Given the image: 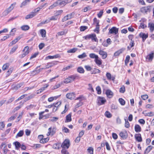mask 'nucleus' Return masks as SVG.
Instances as JSON below:
<instances>
[{"label":"nucleus","instance_id":"obj_1","mask_svg":"<svg viewBox=\"0 0 154 154\" xmlns=\"http://www.w3.org/2000/svg\"><path fill=\"white\" fill-rule=\"evenodd\" d=\"M57 62L56 61H54L50 63H47V64L45 66V68H42L40 69H39L38 70H35L33 71V72L35 74H37L41 71L42 69H48L50 67H51L54 65H56L57 64Z\"/></svg>","mask_w":154,"mask_h":154},{"label":"nucleus","instance_id":"obj_2","mask_svg":"<svg viewBox=\"0 0 154 154\" xmlns=\"http://www.w3.org/2000/svg\"><path fill=\"white\" fill-rule=\"evenodd\" d=\"M15 5V3L12 4L8 8L4 11L1 17H3L7 16L14 9Z\"/></svg>","mask_w":154,"mask_h":154},{"label":"nucleus","instance_id":"obj_3","mask_svg":"<svg viewBox=\"0 0 154 154\" xmlns=\"http://www.w3.org/2000/svg\"><path fill=\"white\" fill-rule=\"evenodd\" d=\"M72 1V0H58L56 2L57 5L63 6Z\"/></svg>","mask_w":154,"mask_h":154},{"label":"nucleus","instance_id":"obj_4","mask_svg":"<svg viewBox=\"0 0 154 154\" xmlns=\"http://www.w3.org/2000/svg\"><path fill=\"white\" fill-rule=\"evenodd\" d=\"M85 39L86 40L91 39L92 41L95 42L97 41V39L96 35L95 34H89L85 37Z\"/></svg>","mask_w":154,"mask_h":154},{"label":"nucleus","instance_id":"obj_5","mask_svg":"<svg viewBox=\"0 0 154 154\" xmlns=\"http://www.w3.org/2000/svg\"><path fill=\"white\" fill-rule=\"evenodd\" d=\"M23 51V53L19 56L21 58L25 57L29 53V47L28 46L25 47Z\"/></svg>","mask_w":154,"mask_h":154},{"label":"nucleus","instance_id":"obj_6","mask_svg":"<svg viewBox=\"0 0 154 154\" xmlns=\"http://www.w3.org/2000/svg\"><path fill=\"white\" fill-rule=\"evenodd\" d=\"M70 146V142L68 140H65L62 143L61 147L62 148L68 149Z\"/></svg>","mask_w":154,"mask_h":154},{"label":"nucleus","instance_id":"obj_7","mask_svg":"<svg viewBox=\"0 0 154 154\" xmlns=\"http://www.w3.org/2000/svg\"><path fill=\"white\" fill-rule=\"evenodd\" d=\"M98 105H101L104 104L106 102V99L103 97H99L97 98Z\"/></svg>","mask_w":154,"mask_h":154},{"label":"nucleus","instance_id":"obj_8","mask_svg":"<svg viewBox=\"0 0 154 154\" xmlns=\"http://www.w3.org/2000/svg\"><path fill=\"white\" fill-rule=\"evenodd\" d=\"M151 10V7L150 6L143 7L140 9V11L142 12L146 13L149 12Z\"/></svg>","mask_w":154,"mask_h":154},{"label":"nucleus","instance_id":"obj_9","mask_svg":"<svg viewBox=\"0 0 154 154\" xmlns=\"http://www.w3.org/2000/svg\"><path fill=\"white\" fill-rule=\"evenodd\" d=\"M56 129V128L55 127H53L52 128L51 127L49 128L48 129V131L47 134V135L49 136L51 134L53 135L55 133Z\"/></svg>","mask_w":154,"mask_h":154},{"label":"nucleus","instance_id":"obj_10","mask_svg":"<svg viewBox=\"0 0 154 154\" xmlns=\"http://www.w3.org/2000/svg\"><path fill=\"white\" fill-rule=\"evenodd\" d=\"M67 98L70 100L74 99L75 97V94L73 92L67 93L66 95Z\"/></svg>","mask_w":154,"mask_h":154},{"label":"nucleus","instance_id":"obj_11","mask_svg":"<svg viewBox=\"0 0 154 154\" xmlns=\"http://www.w3.org/2000/svg\"><path fill=\"white\" fill-rule=\"evenodd\" d=\"M119 29L115 27H113L109 30V32L111 34H116L118 32Z\"/></svg>","mask_w":154,"mask_h":154},{"label":"nucleus","instance_id":"obj_12","mask_svg":"<svg viewBox=\"0 0 154 154\" xmlns=\"http://www.w3.org/2000/svg\"><path fill=\"white\" fill-rule=\"evenodd\" d=\"M119 136L123 139H126L128 137V134L126 131L121 132L119 134Z\"/></svg>","mask_w":154,"mask_h":154},{"label":"nucleus","instance_id":"obj_13","mask_svg":"<svg viewBox=\"0 0 154 154\" xmlns=\"http://www.w3.org/2000/svg\"><path fill=\"white\" fill-rule=\"evenodd\" d=\"M134 137L136 140L139 142H141L142 141L141 135L140 134H136L134 135Z\"/></svg>","mask_w":154,"mask_h":154},{"label":"nucleus","instance_id":"obj_14","mask_svg":"<svg viewBox=\"0 0 154 154\" xmlns=\"http://www.w3.org/2000/svg\"><path fill=\"white\" fill-rule=\"evenodd\" d=\"M99 54L101 56L102 58L103 59H105L107 57V53L104 51L101 50H100L99 51Z\"/></svg>","mask_w":154,"mask_h":154},{"label":"nucleus","instance_id":"obj_15","mask_svg":"<svg viewBox=\"0 0 154 154\" xmlns=\"http://www.w3.org/2000/svg\"><path fill=\"white\" fill-rule=\"evenodd\" d=\"M73 14V13H72L70 14L67 15L64 17L62 19V22H64L69 19H71Z\"/></svg>","mask_w":154,"mask_h":154},{"label":"nucleus","instance_id":"obj_16","mask_svg":"<svg viewBox=\"0 0 154 154\" xmlns=\"http://www.w3.org/2000/svg\"><path fill=\"white\" fill-rule=\"evenodd\" d=\"M139 36L140 37L142 38V41L143 42H144L146 39L148 37V34H145L143 33H141L139 34Z\"/></svg>","mask_w":154,"mask_h":154},{"label":"nucleus","instance_id":"obj_17","mask_svg":"<svg viewBox=\"0 0 154 154\" xmlns=\"http://www.w3.org/2000/svg\"><path fill=\"white\" fill-rule=\"evenodd\" d=\"M106 93L107 97L109 98H111L113 96V93L110 90H107L106 91Z\"/></svg>","mask_w":154,"mask_h":154},{"label":"nucleus","instance_id":"obj_18","mask_svg":"<svg viewBox=\"0 0 154 154\" xmlns=\"http://www.w3.org/2000/svg\"><path fill=\"white\" fill-rule=\"evenodd\" d=\"M48 84L46 85V86H45L42 88H41L40 89H39L38 90H37L36 92V94H38L42 92L44 90H45V89L48 87Z\"/></svg>","mask_w":154,"mask_h":154},{"label":"nucleus","instance_id":"obj_19","mask_svg":"<svg viewBox=\"0 0 154 154\" xmlns=\"http://www.w3.org/2000/svg\"><path fill=\"white\" fill-rule=\"evenodd\" d=\"M36 14V13H35V12L31 13L30 14L27 15L26 16L25 19H28L31 18L35 16Z\"/></svg>","mask_w":154,"mask_h":154},{"label":"nucleus","instance_id":"obj_20","mask_svg":"<svg viewBox=\"0 0 154 154\" xmlns=\"http://www.w3.org/2000/svg\"><path fill=\"white\" fill-rule=\"evenodd\" d=\"M134 129L135 131L137 132H140L141 131V128L140 126L137 124L135 125L134 127Z\"/></svg>","mask_w":154,"mask_h":154},{"label":"nucleus","instance_id":"obj_21","mask_svg":"<svg viewBox=\"0 0 154 154\" xmlns=\"http://www.w3.org/2000/svg\"><path fill=\"white\" fill-rule=\"evenodd\" d=\"M153 146H148L144 151V154H148L152 149Z\"/></svg>","mask_w":154,"mask_h":154},{"label":"nucleus","instance_id":"obj_22","mask_svg":"<svg viewBox=\"0 0 154 154\" xmlns=\"http://www.w3.org/2000/svg\"><path fill=\"white\" fill-rule=\"evenodd\" d=\"M94 61L96 63L98 66L100 65L102 63V61L101 59L99 58L98 57V58L95 59Z\"/></svg>","mask_w":154,"mask_h":154},{"label":"nucleus","instance_id":"obj_23","mask_svg":"<svg viewBox=\"0 0 154 154\" xmlns=\"http://www.w3.org/2000/svg\"><path fill=\"white\" fill-rule=\"evenodd\" d=\"M13 144L15 145V149L17 150H18L21 147V144L18 142H15L13 143Z\"/></svg>","mask_w":154,"mask_h":154},{"label":"nucleus","instance_id":"obj_24","mask_svg":"<svg viewBox=\"0 0 154 154\" xmlns=\"http://www.w3.org/2000/svg\"><path fill=\"white\" fill-rule=\"evenodd\" d=\"M72 120L71 115L70 114H69L66 116V120L65 121V122H70Z\"/></svg>","mask_w":154,"mask_h":154},{"label":"nucleus","instance_id":"obj_25","mask_svg":"<svg viewBox=\"0 0 154 154\" xmlns=\"http://www.w3.org/2000/svg\"><path fill=\"white\" fill-rule=\"evenodd\" d=\"M60 55L59 54H57L53 56H48L47 57V58L49 59H51L54 58H60Z\"/></svg>","mask_w":154,"mask_h":154},{"label":"nucleus","instance_id":"obj_26","mask_svg":"<svg viewBox=\"0 0 154 154\" xmlns=\"http://www.w3.org/2000/svg\"><path fill=\"white\" fill-rule=\"evenodd\" d=\"M148 27L149 28L151 32H152L154 30V24L152 23H149L148 25Z\"/></svg>","mask_w":154,"mask_h":154},{"label":"nucleus","instance_id":"obj_27","mask_svg":"<svg viewBox=\"0 0 154 154\" xmlns=\"http://www.w3.org/2000/svg\"><path fill=\"white\" fill-rule=\"evenodd\" d=\"M123 50L122 49H120L115 52L114 54V57L118 56L121 54L122 53Z\"/></svg>","mask_w":154,"mask_h":154},{"label":"nucleus","instance_id":"obj_28","mask_svg":"<svg viewBox=\"0 0 154 154\" xmlns=\"http://www.w3.org/2000/svg\"><path fill=\"white\" fill-rule=\"evenodd\" d=\"M36 105L34 104H30L29 105H28L26 107V109L27 110H30L34 108H35Z\"/></svg>","mask_w":154,"mask_h":154},{"label":"nucleus","instance_id":"obj_29","mask_svg":"<svg viewBox=\"0 0 154 154\" xmlns=\"http://www.w3.org/2000/svg\"><path fill=\"white\" fill-rule=\"evenodd\" d=\"M24 134V131L23 130H21L19 132L16 136V138H17L18 137H21Z\"/></svg>","mask_w":154,"mask_h":154},{"label":"nucleus","instance_id":"obj_30","mask_svg":"<svg viewBox=\"0 0 154 154\" xmlns=\"http://www.w3.org/2000/svg\"><path fill=\"white\" fill-rule=\"evenodd\" d=\"M40 33L42 37H45L46 36V31L45 29H41L40 30Z\"/></svg>","mask_w":154,"mask_h":154},{"label":"nucleus","instance_id":"obj_31","mask_svg":"<svg viewBox=\"0 0 154 154\" xmlns=\"http://www.w3.org/2000/svg\"><path fill=\"white\" fill-rule=\"evenodd\" d=\"M77 71L80 73H83L84 72V70L82 67H79L77 69Z\"/></svg>","mask_w":154,"mask_h":154},{"label":"nucleus","instance_id":"obj_32","mask_svg":"<svg viewBox=\"0 0 154 154\" xmlns=\"http://www.w3.org/2000/svg\"><path fill=\"white\" fill-rule=\"evenodd\" d=\"M17 48L18 46L17 45L14 46L13 47L11 48L10 52V54H12L13 53L16 51Z\"/></svg>","mask_w":154,"mask_h":154},{"label":"nucleus","instance_id":"obj_33","mask_svg":"<svg viewBox=\"0 0 154 154\" xmlns=\"http://www.w3.org/2000/svg\"><path fill=\"white\" fill-rule=\"evenodd\" d=\"M89 56L91 58L95 59L98 58V57L97 55L94 53L90 54Z\"/></svg>","mask_w":154,"mask_h":154},{"label":"nucleus","instance_id":"obj_34","mask_svg":"<svg viewBox=\"0 0 154 154\" xmlns=\"http://www.w3.org/2000/svg\"><path fill=\"white\" fill-rule=\"evenodd\" d=\"M154 57V53L153 52L149 54L147 57L146 58L149 60H152Z\"/></svg>","mask_w":154,"mask_h":154},{"label":"nucleus","instance_id":"obj_35","mask_svg":"<svg viewBox=\"0 0 154 154\" xmlns=\"http://www.w3.org/2000/svg\"><path fill=\"white\" fill-rule=\"evenodd\" d=\"M49 140V138L48 137L43 138L42 139H41L40 140V142L41 143H44L47 142Z\"/></svg>","mask_w":154,"mask_h":154},{"label":"nucleus","instance_id":"obj_36","mask_svg":"<svg viewBox=\"0 0 154 154\" xmlns=\"http://www.w3.org/2000/svg\"><path fill=\"white\" fill-rule=\"evenodd\" d=\"M105 116L107 118H110L112 116V114L109 111H106L105 113Z\"/></svg>","mask_w":154,"mask_h":154},{"label":"nucleus","instance_id":"obj_37","mask_svg":"<svg viewBox=\"0 0 154 154\" xmlns=\"http://www.w3.org/2000/svg\"><path fill=\"white\" fill-rule=\"evenodd\" d=\"M9 64L8 63H6L4 64L2 66V69L3 70H7L9 67Z\"/></svg>","mask_w":154,"mask_h":154},{"label":"nucleus","instance_id":"obj_38","mask_svg":"<svg viewBox=\"0 0 154 154\" xmlns=\"http://www.w3.org/2000/svg\"><path fill=\"white\" fill-rule=\"evenodd\" d=\"M72 81V80L69 78V77L68 78L66 79L63 81V82L66 84H67L71 82Z\"/></svg>","mask_w":154,"mask_h":154},{"label":"nucleus","instance_id":"obj_39","mask_svg":"<svg viewBox=\"0 0 154 154\" xmlns=\"http://www.w3.org/2000/svg\"><path fill=\"white\" fill-rule=\"evenodd\" d=\"M29 28V26L28 25H24L21 27V29L23 30H27Z\"/></svg>","mask_w":154,"mask_h":154},{"label":"nucleus","instance_id":"obj_40","mask_svg":"<svg viewBox=\"0 0 154 154\" xmlns=\"http://www.w3.org/2000/svg\"><path fill=\"white\" fill-rule=\"evenodd\" d=\"M13 70L11 68H10L9 69L8 71L6 73V77H7L8 76H9L11 73L12 72Z\"/></svg>","mask_w":154,"mask_h":154},{"label":"nucleus","instance_id":"obj_41","mask_svg":"<svg viewBox=\"0 0 154 154\" xmlns=\"http://www.w3.org/2000/svg\"><path fill=\"white\" fill-rule=\"evenodd\" d=\"M119 101L120 103V104L122 106H123L125 105V102L124 100V99L122 98H119Z\"/></svg>","mask_w":154,"mask_h":154},{"label":"nucleus","instance_id":"obj_42","mask_svg":"<svg viewBox=\"0 0 154 154\" xmlns=\"http://www.w3.org/2000/svg\"><path fill=\"white\" fill-rule=\"evenodd\" d=\"M100 20H97L96 17L94 18L93 19V23L96 24V26H99V23Z\"/></svg>","mask_w":154,"mask_h":154},{"label":"nucleus","instance_id":"obj_43","mask_svg":"<svg viewBox=\"0 0 154 154\" xmlns=\"http://www.w3.org/2000/svg\"><path fill=\"white\" fill-rule=\"evenodd\" d=\"M51 21L50 19V18H48V19L46 20L45 21H44L40 23L39 24H44L46 23H48L50 22Z\"/></svg>","mask_w":154,"mask_h":154},{"label":"nucleus","instance_id":"obj_44","mask_svg":"<svg viewBox=\"0 0 154 154\" xmlns=\"http://www.w3.org/2000/svg\"><path fill=\"white\" fill-rule=\"evenodd\" d=\"M77 49L76 48H74L68 50L67 52L68 53H75L77 51Z\"/></svg>","mask_w":154,"mask_h":154},{"label":"nucleus","instance_id":"obj_45","mask_svg":"<svg viewBox=\"0 0 154 154\" xmlns=\"http://www.w3.org/2000/svg\"><path fill=\"white\" fill-rule=\"evenodd\" d=\"M24 84V82H22L20 83L17 85L15 87V88L16 89H18L20 88Z\"/></svg>","mask_w":154,"mask_h":154},{"label":"nucleus","instance_id":"obj_46","mask_svg":"<svg viewBox=\"0 0 154 154\" xmlns=\"http://www.w3.org/2000/svg\"><path fill=\"white\" fill-rule=\"evenodd\" d=\"M125 91V87L124 85H122L119 89V92L121 93H123Z\"/></svg>","mask_w":154,"mask_h":154},{"label":"nucleus","instance_id":"obj_47","mask_svg":"<svg viewBox=\"0 0 154 154\" xmlns=\"http://www.w3.org/2000/svg\"><path fill=\"white\" fill-rule=\"evenodd\" d=\"M106 76L108 80H110L111 79L112 76L111 74L109 72H107Z\"/></svg>","mask_w":154,"mask_h":154},{"label":"nucleus","instance_id":"obj_48","mask_svg":"<svg viewBox=\"0 0 154 154\" xmlns=\"http://www.w3.org/2000/svg\"><path fill=\"white\" fill-rule=\"evenodd\" d=\"M53 148L56 149H59L60 148V144L59 143H56L54 144Z\"/></svg>","mask_w":154,"mask_h":154},{"label":"nucleus","instance_id":"obj_49","mask_svg":"<svg viewBox=\"0 0 154 154\" xmlns=\"http://www.w3.org/2000/svg\"><path fill=\"white\" fill-rule=\"evenodd\" d=\"M58 17H57L56 15H55L53 16H51V17L50 18L51 20H54L55 21L57 20L58 19Z\"/></svg>","mask_w":154,"mask_h":154},{"label":"nucleus","instance_id":"obj_50","mask_svg":"<svg viewBox=\"0 0 154 154\" xmlns=\"http://www.w3.org/2000/svg\"><path fill=\"white\" fill-rule=\"evenodd\" d=\"M66 148H62L61 152L62 154H69L67 150L65 149Z\"/></svg>","mask_w":154,"mask_h":154},{"label":"nucleus","instance_id":"obj_51","mask_svg":"<svg viewBox=\"0 0 154 154\" xmlns=\"http://www.w3.org/2000/svg\"><path fill=\"white\" fill-rule=\"evenodd\" d=\"M63 11L62 10H60L57 11L55 13V15H56L57 17H58V16L61 14L63 12Z\"/></svg>","mask_w":154,"mask_h":154},{"label":"nucleus","instance_id":"obj_52","mask_svg":"<svg viewBox=\"0 0 154 154\" xmlns=\"http://www.w3.org/2000/svg\"><path fill=\"white\" fill-rule=\"evenodd\" d=\"M130 59V56L129 55H127L126 57L125 60V63L126 65H127V64L128 63Z\"/></svg>","mask_w":154,"mask_h":154},{"label":"nucleus","instance_id":"obj_53","mask_svg":"<svg viewBox=\"0 0 154 154\" xmlns=\"http://www.w3.org/2000/svg\"><path fill=\"white\" fill-rule=\"evenodd\" d=\"M87 56L86 54L85 53H83L82 54L79 55L78 57L79 58H83Z\"/></svg>","mask_w":154,"mask_h":154},{"label":"nucleus","instance_id":"obj_54","mask_svg":"<svg viewBox=\"0 0 154 154\" xmlns=\"http://www.w3.org/2000/svg\"><path fill=\"white\" fill-rule=\"evenodd\" d=\"M125 127L127 128H128L130 127V124L129 122L127 119H125Z\"/></svg>","mask_w":154,"mask_h":154},{"label":"nucleus","instance_id":"obj_55","mask_svg":"<svg viewBox=\"0 0 154 154\" xmlns=\"http://www.w3.org/2000/svg\"><path fill=\"white\" fill-rule=\"evenodd\" d=\"M93 148L92 147H89L88 149V152L90 154H93Z\"/></svg>","mask_w":154,"mask_h":154},{"label":"nucleus","instance_id":"obj_56","mask_svg":"<svg viewBox=\"0 0 154 154\" xmlns=\"http://www.w3.org/2000/svg\"><path fill=\"white\" fill-rule=\"evenodd\" d=\"M61 104V102L59 101L56 103H53L54 106V107L57 108V107Z\"/></svg>","mask_w":154,"mask_h":154},{"label":"nucleus","instance_id":"obj_57","mask_svg":"<svg viewBox=\"0 0 154 154\" xmlns=\"http://www.w3.org/2000/svg\"><path fill=\"white\" fill-rule=\"evenodd\" d=\"M57 6V4L56 2H55L53 5H51L49 7V9H52L54 8V7H56Z\"/></svg>","mask_w":154,"mask_h":154},{"label":"nucleus","instance_id":"obj_58","mask_svg":"<svg viewBox=\"0 0 154 154\" xmlns=\"http://www.w3.org/2000/svg\"><path fill=\"white\" fill-rule=\"evenodd\" d=\"M96 26V27L94 31L96 33L98 34L99 33V26Z\"/></svg>","mask_w":154,"mask_h":154},{"label":"nucleus","instance_id":"obj_59","mask_svg":"<svg viewBox=\"0 0 154 154\" xmlns=\"http://www.w3.org/2000/svg\"><path fill=\"white\" fill-rule=\"evenodd\" d=\"M31 0H25L24 2H23L21 4V7L23 6H25L26 4L29 3Z\"/></svg>","mask_w":154,"mask_h":154},{"label":"nucleus","instance_id":"obj_60","mask_svg":"<svg viewBox=\"0 0 154 154\" xmlns=\"http://www.w3.org/2000/svg\"><path fill=\"white\" fill-rule=\"evenodd\" d=\"M103 10L100 11L97 14L98 17L99 18H100L102 17L103 14Z\"/></svg>","mask_w":154,"mask_h":154},{"label":"nucleus","instance_id":"obj_61","mask_svg":"<svg viewBox=\"0 0 154 154\" xmlns=\"http://www.w3.org/2000/svg\"><path fill=\"white\" fill-rule=\"evenodd\" d=\"M96 90L97 91L98 94H100L101 93V88L99 86H98L96 87Z\"/></svg>","mask_w":154,"mask_h":154},{"label":"nucleus","instance_id":"obj_62","mask_svg":"<svg viewBox=\"0 0 154 154\" xmlns=\"http://www.w3.org/2000/svg\"><path fill=\"white\" fill-rule=\"evenodd\" d=\"M146 116H154V113L152 112H148L146 114Z\"/></svg>","mask_w":154,"mask_h":154},{"label":"nucleus","instance_id":"obj_63","mask_svg":"<svg viewBox=\"0 0 154 154\" xmlns=\"http://www.w3.org/2000/svg\"><path fill=\"white\" fill-rule=\"evenodd\" d=\"M84 67L86 70L88 71H91L92 69L91 67L89 65H85Z\"/></svg>","mask_w":154,"mask_h":154},{"label":"nucleus","instance_id":"obj_64","mask_svg":"<svg viewBox=\"0 0 154 154\" xmlns=\"http://www.w3.org/2000/svg\"><path fill=\"white\" fill-rule=\"evenodd\" d=\"M63 131L64 132L67 133L69 132V130L68 129L66 128V127H63Z\"/></svg>","mask_w":154,"mask_h":154}]
</instances>
